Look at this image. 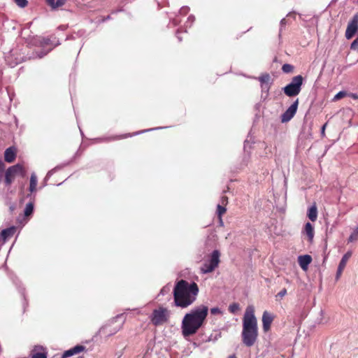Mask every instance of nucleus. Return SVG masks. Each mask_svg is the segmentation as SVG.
I'll return each mask as SVG.
<instances>
[{"label": "nucleus", "mask_w": 358, "mask_h": 358, "mask_svg": "<svg viewBox=\"0 0 358 358\" xmlns=\"http://www.w3.org/2000/svg\"><path fill=\"white\" fill-rule=\"evenodd\" d=\"M132 136H133V134H122V135L115 137L114 139H123V138H127L128 137H131Z\"/></svg>", "instance_id": "nucleus-33"}, {"label": "nucleus", "mask_w": 358, "mask_h": 358, "mask_svg": "<svg viewBox=\"0 0 358 358\" xmlns=\"http://www.w3.org/2000/svg\"><path fill=\"white\" fill-rule=\"evenodd\" d=\"M258 80L262 84H268L271 76L268 73H264L259 77Z\"/></svg>", "instance_id": "nucleus-23"}, {"label": "nucleus", "mask_w": 358, "mask_h": 358, "mask_svg": "<svg viewBox=\"0 0 358 358\" xmlns=\"http://www.w3.org/2000/svg\"><path fill=\"white\" fill-rule=\"evenodd\" d=\"M170 310L162 306L153 310L150 315V321L155 327L163 325L169 322Z\"/></svg>", "instance_id": "nucleus-6"}, {"label": "nucleus", "mask_w": 358, "mask_h": 358, "mask_svg": "<svg viewBox=\"0 0 358 358\" xmlns=\"http://www.w3.org/2000/svg\"><path fill=\"white\" fill-rule=\"evenodd\" d=\"M228 309L231 313L234 314L240 310V306L237 303H233L229 306Z\"/></svg>", "instance_id": "nucleus-24"}, {"label": "nucleus", "mask_w": 358, "mask_h": 358, "mask_svg": "<svg viewBox=\"0 0 358 358\" xmlns=\"http://www.w3.org/2000/svg\"><path fill=\"white\" fill-rule=\"evenodd\" d=\"M208 313V308L201 305L187 313L182 321V334L184 337L195 334L202 327Z\"/></svg>", "instance_id": "nucleus-2"}, {"label": "nucleus", "mask_w": 358, "mask_h": 358, "mask_svg": "<svg viewBox=\"0 0 358 358\" xmlns=\"http://www.w3.org/2000/svg\"><path fill=\"white\" fill-rule=\"evenodd\" d=\"M350 48L352 50H358V37L351 43Z\"/></svg>", "instance_id": "nucleus-35"}, {"label": "nucleus", "mask_w": 358, "mask_h": 358, "mask_svg": "<svg viewBox=\"0 0 358 358\" xmlns=\"http://www.w3.org/2000/svg\"><path fill=\"white\" fill-rule=\"evenodd\" d=\"M227 212V208H225V206L218 204L217 206V215L219 218V220H221V217Z\"/></svg>", "instance_id": "nucleus-22"}, {"label": "nucleus", "mask_w": 358, "mask_h": 358, "mask_svg": "<svg viewBox=\"0 0 358 358\" xmlns=\"http://www.w3.org/2000/svg\"><path fill=\"white\" fill-rule=\"evenodd\" d=\"M78 358H84V357L81 356V357H78Z\"/></svg>", "instance_id": "nucleus-45"}, {"label": "nucleus", "mask_w": 358, "mask_h": 358, "mask_svg": "<svg viewBox=\"0 0 358 358\" xmlns=\"http://www.w3.org/2000/svg\"><path fill=\"white\" fill-rule=\"evenodd\" d=\"M307 216L312 222L316 221L317 218V208L315 203L309 208Z\"/></svg>", "instance_id": "nucleus-18"}, {"label": "nucleus", "mask_w": 358, "mask_h": 358, "mask_svg": "<svg viewBox=\"0 0 358 358\" xmlns=\"http://www.w3.org/2000/svg\"><path fill=\"white\" fill-rule=\"evenodd\" d=\"M38 184V178L35 173H33L31 175L30 180H29V191L31 193L36 192V186Z\"/></svg>", "instance_id": "nucleus-17"}, {"label": "nucleus", "mask_w": 358, "mask_h": 358, "mask_svg": "<svg viewBox=\"0 0 358 358\" xmlns=\"http://www.w3.org/2000/svg\"><path fill=\"white\" fill-rule=\"evenodd\" d=\"M287 294V289L285 288H283L280 292H279L275 295V300L276 301H281V299Z\"/></svg>", "instance_id": "nucleus-28"}, {"label": "nucleus", "mask_w": 358, "mask_h": 358, "mask_svg": "<svg viewBox=\"0 0 358 358\" xmlns=\"http://www.w3.org/2000/svg\"><path fill=\"white\" fill-rule=\"evenodd\" d=\"M182 34V32L179 30L176 32V37L178 38L179 41H182V36H181Z\"/></svg>", "instance_id": "nucleus-37"}, {"label": "nucleus", "mask_w": 358, "mask_h": 358, "mask_svg": "<svg viewBox=\"0 0 358 358\" xmlns=\"http://www.w3.org/2000/svg\"><path fill=\"white\" fill-rule=\"evenodd\" d=\"M352 252L351 251H348L342 257L340 263H339V265L338 266H341V268H344L345 267L346 264H347V262L349 260V259L352 256Z\"/></svg>", "instance_id": "nucleus-21"}, {"label": "nucleus", "mask_w": 358, "mask_h": 358, "mask_svg": "<svg viewBox=\"0 0 358 358\" xmlns=\"http://www.w3.org/2000/svg\"><path fill=\"white\" fill-rule=\"evenodd\" d=\"M228 358H237L235 355H231L228 357Z\"/></svg>", "instance_id": "nucleus-43"}, {"label": "nucleus", "mask_w": 358, "mask_h": 358, "mask_svg": "<svg viewBox=\"0 0 358 358\" xmlns=\"http://www.w3.org/2000/svg\"><path fill=\"white\" fill-rule=\"evenodd\" d=\"M243 343L247 347L255 345L258 337L257 320L255 315V309L252 306L247 307L243 318V331L241 334Z\"/></svg>", "instance_id": "nucleus-3"}, {"label": "nucleus", "mask_w": 358, "mask_h": 358, "mask_svg": "<svg viewBox=\"0 0 358 358\" xmlns=\"http://www.w3.org/2000/svg\"><path fill=\"white\" fill-rule=\"evenodd\" d=\"M85 346L81 345H77L74 346L73 348H72L68 350H66L63 353L61 358H67V357H71L73 355L79 354L80 352H83L85 350Z\"/></svg>", "instance_id": "nucleus-13"}, {"label": "nucleus", "mask_w": 358, "mask_h": 358, "mask_svg": "<svg viewBox=\"0 0 358 358\" xmlns=\"http://www.w3.org/2000/svg\"><path fill=\"white\" fill-rule=\"evenodd\" d=\"M35 195L31 198V201L27 203L24 210V217L31 215L34 211Z\"/></svg>", "instance_id": "nucleus-16"}, {"label": "nucleus", "mask_w": 358, "mask_h": 358, "mask_svg": "<svg viewBox=\"0 0 358 358\" xmlns=\"http://www.w3.org/2000/svg\"><path fill=\"white\" fill-rule=\"evenodd\" d=\"M299 106V99H296L293 103L281 115V122H289L296 114Z\"/></svg>", "instance_id": "nucleus-11"}, {"label": "nucleus", "mask_w": 358, "mask_h": 358, "mask_svg": "<svg viewBox=\"0 0 358 358\" xmlns=\"http://www.w3.org/2000/svg\"><path fill=\"white\" fill-rule=\"evenodd\" d=\"M228 197L227 196H222L220 199V205L227 206L228 204Z\"/></svg>", "instance_id": "nucleus-34"}, {"label": "nucleus", "mask_w": 358, "mask_h": 358, "mask_svg": "<svg viewBox=\"0 0 358 358\" xmlns=\"http://www.w3.org/2000/svg\"><path fill=\"white\" fill-rule=\"evenodd\" d=\"M220 252L217 250H215L210 254L209 259L206 261L201 267V273H209L215 271L220 263Z\"/></svg>", "instance_id": "nucleus-8"}, {"label": "nucleus", "mask_w": 358, "mask_h": 358, "mask_svg": "<svg viewBox=\"0 0 358 358\" xmlns=\"http://www.w3.org/2000/svg\"><path fill=\"white\" fill-rule=\"evenodd\" d=\"M358 240V227L355 229V231L351 234L349 236L348 242H354Z\"/></svg>", "instance_id": "nucleus-26"}, {"label": "nucleus", "mask_w": 358, "mask_h": 358, "mask_svg": "<svg viewBox=\"0 0 358 358\" xmlns=\"http://www.w3.org/2000/svg\"><path fill=\"white\" fill-rule=\"evenodd\" d=\"M311 262L312 257L308 255H301L298 257L299 264L303 271H306L308 269V266Z\"/></svg>", "instance_id": "nucleus-15"}, {"label": "nucleus", "mask_w": 358, "mask_h": 358, "mask_svg": "<svg viewBox=\"0 0 358 358\" xmlns=\"http://www.w3.org/2000/svg\"><path fill=\"white\" fill-rule=\"evenodd\" d=\"M348 96L353 99H358V94H357L350 93Z\"/></svg>", "instance_id": "nucleus-39"}, {"label": "nucleus", "mask_w": 358, "mask_h": 358, "mask_svg": "<svg viewBox=\"0 0 358 358\" xmlns=\"http://www.w3.org/2000/svg\"><path fill=\"white\" fill-rule=\"evenodd\" d=\"M220 220V223L221 225L223 224V221H222V217H221V220Z\"/></svg>", "instance_id": "nucleus-44"}, {"label": "nucleus", "mask_w": 358, "mask_h": 358, "mask_svg": "<svg viewBox=\"0 0 358 358\" xmlns=\"http://www.w3.org/2000/svg\"><path fill=\"white\" fill-rule=\"evenodd\" d=\"M46 1H47V3H48L50 6H51V7L54 6H53V5H54V3H56V1H55V0H46Z\"/></svg>", "instance_id": "nucleus-38"}, {"label": "nucleus", "mask_w": 358, "mask_h": 358, "mask_svg": "<svg viewBox=\"0 0 358 358\" xmlns=\"http://www.w3.org/2000/svg\"><path fill=\"white\" fill-rule=\"evenodd\" d=\"M357 227H358V225H357Z\"/></svg>", "instance_id": "nucleus-46"}, {"label": "nucleus", "mask_w": 358, "mask_h": 358, "mask_svg": "<svg viewBox=\"0 0 358 358\" xmlns=\"http://www.w3.org/2000/svg\"><path fill=\"white\" fill-rule=\"evenodd\" d=\"M124 320L122 315H117L103 324L99 330L97 335L107 338L120 331L124 326Z\"/></svg>", "instance_id": "nucleus-5"}, {"label": "nucleus", "mask_w": 358, "mask_h": 358, "mask_svg": "<svg viewBox=\"0 0 358 358\" xmlns=\"http://www.w3.org/2000/svg\"><path fill=\"white\" fill-rule=\"evenodd\" d=\"M294 66L289 64H285L282 66V70L284 73H289L293 71Z\"/></svg>", "instance_id": "nucleus-27"}, {"label": "nucleus", "mask_w": 358, "mask_h": 358, "mask_svg": "<svg viewBox=\"0 0 358 358\" xmlns=\"http://www.w3.org/2000/svg\"><path fill=\"white\" fill-rule=\"evenodd\" d=\"M15 227H10L6 229H3L1 233V236L3 241H6V240L8 238L12 237L15 233Z\"/></svg>", "instance_id": "nucleus-19"}, {"label": "nucleus", "mask_w": 358, "mask_h": 358, "mask_svg": "<svg viewBox=\"0 0 358 358\" xmlns=\"http://www.w3.org/2000/svg\"><path fill=\"white\" fill-rule=\"evenodd\" d=\"M66 0H57L56 3H54V6L52 8L55 9L64 6L66 3Z\"/></svg>", "instance_id": "nucleus-30"}, {"label": "nucleus", "mask_w": 358, "mask_h": 358, "mask_svg": "<svg viewBox=\"0 0 358 358\" xmlns=\"http://www.w3.org/2000/svg\"><path fill=\"white\" fill-rule=\"evenodd\" d=\"M199 292L196 282L189 283L185 280L178 281L173 292L175 306L181 308H187L196 301Z\"/></svg>", "instance_id": "nucleus-1"}, {"label": "nucleus", "mask_w": 358, "mask_h": 358, "mask_svg": "<svg viewBox=\"0 0 358 358\" xmlns=\"http://www.w3.org/2000/svg\"><path fill=\"white\" fill-rule=\"evenodd\" d=\"M343 270H344V268H341V266H338L337 273H336L337 278H339V276L341 275Z\"/></svg>", "instance_id": "nucleus-36"}, {"label": "nucleus", "mask_w": 358, "mask_h": 358, "mask_svg": "<svg viewBox=\"0 0 358 358\" xmlns=\"http://www.w3.org/2000/svg\"><path fill=\"white\" fill-rule=\"evenodd\" d=\"M305 231L310 240H312L314 236V229L310 222H307L305 225Z\"/></svg>", "instance_id": "nucleus-20"}, {"label": "nucleus", "mask_w": 358, "mask_h": 358, "mask_svg": "<svg viewBox=\"0 0 358 358\" xmlns=\"http://www.w3.org/2000/svg\"><path fill=\"white\" fill-rule=\"evenodd\" d=\"M22 167L20 164L12 166L9 167L4 175L5 182L10 185L14 180L17 173L21 172Z\"/></svg>", "instance_id": "nucleus-10"}, {"label": "nucleus", "mask_w": 358, "mask_h": 358, "mask_svg": "<svg viewBox=\"0 0 358 358\" xmlns=\"http://www.w3.org/2000/svg\"><path fill=\"white\" fill-rule=\"evenodd\" d=\"M358 29V14L355 15L352 20L348 22L345 31V38L351 39L356 34Z\"/></svg>", "instance_id": "nucleus-9"}, {"label": "nucleus", "mask_w": 358, "mask_h": 358, "mask_svg": "<svg viewBox=\"0 0 358 358\" xmlns=\"http://www.w3.org/2000/svg\"><path fill=\"white\" fill-rule=\"evenodd\" d=\"M346 94H347V93L345 92L341 91L335 95L334 100H339V99L345 97L346 96Z\"/></svg>", "instance_id": "nucleus-31"}, {"label": "nucleus", "mask_w": 358, "mask_h": 358, "mask_svg": "<svg viewBox=\"0 0 358 358\" xmlns=\"http://www.w3.org/2000/svg\"><path fill=\"white\" fill-rule=\"evenodd\" d=\"M23 1H23V2H24V3H23V5H24V7H25V6L27 5L28 1H27V0H23Z\"/></svg>", "instance_id": "nucleus-42"}, {"label": "nucleus", "mask_w": 358, "mask_h": 358, "mask_svg": "<svg viewBox=\"0 0 358 358\" xmlns=\"http://www.w3.org/2000/svg\"><path fill=\"white\" fill-rule=\"evenodd\" d=\"M327 123H325V124L322 126V134H324V130H325V128H326V127H327Z\"/></svg>", "instance_id": "nucleus-41"}, {"label": "nucleus", "mask_w": 358, "mask_h": 358, "mask_svg": "<svg viewBox=\"0 0 358 358\" xmlns=\"http://www.w3.org/2000/svg\"><path fill=\"white\" fill-rule=\"evenodd\" d=\"M16 157V148L15 147H9L4 152V159L8 163H12Z\"/></svg>", "instance_id": "nucleus-14"}, {"label": "nucleus", "mask_w": 358, "mask_h": 358, "mask_svg": "<svg viewBox=\"0 0 358 358\" xmlns=\"http://www.w3.org/2000/svg\"><path fill=\"white\" fill-rule=\"evenodd\" d=\"M25 43L28 59L41 58L56 45L50 37L38 36L27 38Z\"/></svg>", "instance_id": "nucleus-4"}, {"label": "nucleus", "mask_w": 358, "mask_h": 358, "mask_svg": "<svg viewBox=\"0 0 358 358\" xmlns=\"http://www.w3.org/2000/svg\"><path fill=\"white\" fill-rule=\"evenodd\" d=\"M6 164L2 161L1 159H0V181L3 179L5 173H6Z\"/></svg>", "instance_id": "nucleus-25"}, {"label": "nucleus", "mask_w": 358, "mask_h": 358, "mask_svg": "<svg viewBox=\"0 0 358 358\" xmlns=\"http://www.w3.org/2000/svg\"><path fill=\"white\" fill-rule=\"evenodd\" d=\"M47 352H35L34 353L31 358H47Z\"/></svg>", "instance_id": "nucleus-29"}, {"label": "nucleus", "mask_w": 358, "mask_h": 358, "mask_svg": "<svg viewBox=\"0 0 358 358\" xmlns=\"http://www.w3.org/2000/svg\"><path fill=\"white\" fill-rule=\"evenodd\" d=\"M275 316L267 310H265L262 315V328L264 332H268L271 329V326L274 320Z\"/></svg>", "instance_id": "nucleus-12"}, {"label": "nucleus", "mask_w": 358, "mask_h": 358, "mask_svg": "<svg viewBox=\"0 0 358 358\" xmlns=\"http://www.w3.org/2000/svg\"><path fill=\"white\" fill-rule=\"evenodd\" d=\"M210 313L213 315H217V314H221L222 311L220 310V309L219 308L215 307V308H212L210 309Z\"/></svg>", "instance_id": "nucleus-32"}, {"label": "nucleus", "mask_w": 358, "mask_h": 358, "mask_svg": "<svg viewBox=\"0 0 358 358\" xmlns=\"http://www.w3.org/2000/svg\"><path fill=\"white\" fill-rule=\"evenodd\" d=\"M303 82V78L302 76L299 75L293 77L291 83L283 88L285 94L289 97L297 96L301 90Z\"/></svg>", "instance_id": "nucleus-7"}, {"label": "nucleus", "mask_w": 358, "mask_h": 358, "mask_svg": "<svg viewBox=\"0 0 358 358\" xmlns=\"http://www.w3.org/2000/svg\"><path fill=\"white\" fill-rule=\"evenodd\" d=\"M16 3L20 6L22 7V0H14Z\"/></svg>", "instance_id": "nucleus-40"}]
</instances>
